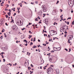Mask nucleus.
I'll return each mask as SVG.
<instances>
[{
    "label": "nucleus",
    "mask_w": 74,
    "mask_h": 74,
    "mask_svg": "<svg viewBox=\"0 0 74 74\" xmlns=\"http://www.w3.org/2000/svg\"><path fill=\"white\" fill-rule=\"evenodd\" d=\"M49 61H51V60H52V58H49Z\"/></svg>",
    "instance_id": "obj_14"
},
{
    "label": "nucleus",
    "mask_w": 74,
    "mask_h": 74,
    "mask_svg": "<svg viewBox=\"0 0 74 74\" xmlns=\"http://www.w3.org/2000/svg\"><path fill=\"white\" fill-rule=\"evenodd\" d=\"M48 49H49V50L51 49L49 48V47H48Z\"/></svg>",
    "instance_id": "obj_52"
},
{
    "label": "nucleus",
    "mask_w": 74,
    "mask_h": 74,
    "mask_svg": "<svg viewBox=\"0 0 74 74\" xmlns=\"http://www.w3.org/2000/svg\"><path fill=\"white\" fill-rule=\"evenodd\" d=\"M16 13H14V14H13V16H15V15H16Z\"/></svg>",
    "instance_id": "obj_25"
},
{
    "label": "nucleus",
    "mask_w": 74,
    "mask_h": 74,
    "mask_svg": "<svg viewBox=\"0 0 74 74\" xmlns=\"http://www.w3.org/2000/svg\"><path fill=\"white\" fill-rule=\"evenodd\" d=\"M32 25V23H29V25Z\"/></svg>",
    "instance_id": "obj_49"
},
{
    "label": "nucleus",
    "mask_w": 74,
    "mask_h": 74,
    "mask_svg": "<svg viewBox=\"0 0 74 74\" xmlns=\"http://www.w3.org/2000/svg\"><path fill=\"white\" fill-rule=\"evenodd\" d=\"M60 10L61 11L60 12H62V11H63V10H62V9H60Z\"/></svg>",
    "instance_id": "obj_29"
},
{
    "label": "nucleus",
    "mask_w": 74,
    "mask_h": 74,
    "mask_svg": "<svg viewBox=\"0 0 74 74\" xmlns=\"http://www.w3.org/2000/svg\"><path fill=\"white\" fill-rule=\"evenodd\" d=\"M65 34H67V32H66V31H65Z\"/></svg>",
    "instance_id": "obj_45"
},
{
    "label": "nucleus",
    "mask_w": 74,
    "mask_h": 74,
    "mask_svg": "<svg viewBox=\"0 0 74 74\" xmlns=\"http://www.w3.org/2000/svg\"><path fill=\"white\" fill-rule=\"evenodd\" d=\"M73 38V35H70L68 36V43H69V44L71 43V42L70 41V40H72Z\"/></svg>",
    "instance_id": "obj_1"
},
{
    "label": "nucleus",
    "mask_w": 74,
    "mask_h": 74,
    "mask_svg": "<svg viewBox=\"0 0 74 74\" xmlns=\"http://www.w3.org/2000/svg\"><path fill=\"white\" fill-rule=\"evenodd\" d=\"M16 25H13L12 27V29H14V30H15L16 29L15 28H16Z\"/></svg>",
    "instance_id": "obj_5"
},
{
    "label": "nucleus",
    "mask_w": 74,
    "mask_h": 74,
    "mask_svg": "<svg viewBox=\"0 0 74 74\" xmlns=\"http://www.w3.org/2000/svg\"><path fill=\"white\" fill-rule=\"evenodd\" d=\"M23 41H24V42H26V40H25Z\"/></svg>",
    "instance_id": "obj_46"
},
{
    "label": "nucleus",
    "mask_w": 74,
    "mask_h": 74,
    "mask_svg": "<svg viewBox=\"0 0 74 74\" xmlns=\"http://www.w3.org/2000/svg\"><path fill=\"white\" fill-rule=\"evenodd\" d=\"M42 8L43 9V12H46V11H47V8H46V6H45V5H42Z\"/></svg>",
    "instance_id": "obj_3"
},
{
    "label": "nucleus",
    "mask_w": 74,
    "mask_h": 74,
    "mask_svg": "<svg viewBox=\"0 0 74 74\" xmlns=\"http://www.w3.org/2000/svg\"><path fill=\"white\" fill-rule=\"evenodd\" d=\"M34 48H37V46H36L34 45Z\"/></svg>",
    "instance_id": "obj_23"
},
{
    "label": "nucleus",
    "mask_w": 74,
    "mask_h": 74,
    "mask_svg": "<svg viewBox=\"0 0 74 74\" xmlns=\"http://www.w3.org/2000/svg\"><path fill=\"white\" fill-rule=\"evenodd\" d=\"M60 30H62L63 29V28H62V27L61 28H60Z\"/></svg>",
    "instance_id": "obj_42"
},
{
    "label": "nucleus",
    "mask_w": 74,
    "mask_h": 74,
    "mask_svg": "<svg viewBox=\"0 0 74 74\" xmlns=\"http://www.w3.org/2000/svg\"><path fill=\"white\" fill-rule=\"evenodd\" d=\"M5 16H6V18H8V16L7 15H5Z\"/></svg>",
    "instance_id": "obj_17"
},
{
    "label": "nucleus",
    "mask_w": 74,
    "mask_h": 74,
    "mask_svg": "<svg viewBox=\"0 0 74 74\" xmlns=\"http://www.w3.org/2000/svg\"><path fill=\"white\" fill-rule=\"evenodd\" d=\"M50 36L49 35H48V38H50V37H51V36Z\"/></svg>",
    "instance_id": "obj_31"
},
{
    "label": "nucleus",
    "mask_w": 74,
    "mask_h": 74,
    "mask_svg": "<svg viewBox=\"0 0 74 74\" xmlns=\"http://www.w3.org/2000/svg\"><path fill=\"white\" fill-rule=\"evenodd\" d=\"M1 56H2V58H4V56H3V55H1Z\"/></svg>",
    "instance_id": "obj_30"
},
{
    "label": "nucleus",
    "mask_w": 74,
    "mask_h": 74,
    "mask_svg": "<svg viewBox=\"0 0 74 74\" xmlns=\"http://www.w3.org/2000/svg\"><path fill=\"white\" fill-rule=\"evenodd\" d=\"M56 72L57 73H59V70L58 69L56 70Z\"/></svg>",
    "instance_id": "obj_8"
},
{
    "label": "nucleus",
    "mask_w": 74,
    "mask_h": 74,
    "mask_svg": "<svg viewBox=\"0 0 74 74\" xmlns=\"http://www.w3.org/2000/svg\"><path fill=\"white\" fill-rule=\"evenodd\" d=\"M66 23L67 25H69V22H67Z\"/></svg>",
    "instance_id": "obj_18"
},
{
    "label": "nucleus",
    "mask_w": 74,
    "mask_h": 74,
    "mask_svg": "<svg viewBox=\"0 0 74 74\" xmlns=\"http://www.w3.org/2000/svg\"><path fill=\"white\" fill-rule=\"evenodd\" d=\"M33 42H31L30 43V45H33Z\"/></svg>",
    "instance_id": "obj_10"
},
{
    "label": "nucleus",
    "mask_w": 74,
    "mask_h": 74,
    "mask_svg": "<svg viewBox=\"0 0 74 74\" xmlns=\"http://www.w3.org/2000/svg\"><path fill=\"white\" fill-rule=\"evenodd\" d=\"M5 25H6V26H8V25L7 24V23H5Z\"/></svg>",
    "instance_id": "obj_28"
},
{
    "label": "nucleus",
    "mask_w": 74,
    "mask_h": 74,
    "mask_svg": "<svg viewBox=\"0 0 74 74\" xmlns=\"http://www.w3.org/2000/svg\"><path fill=\"white\" fill-rule=\"evenodd\" d=\"M51 53H53L54 52V51H51Z\"/></svg>",
    "instance_id": "obj_37"
},
{
    "label": "nucleus",
    "mask_w": 74,
    "mask_h": 74,
    "mask_svg": "<svg viewBox=\"0 0 74 74\" xmlns=\"http://www.w3.org/2000/svg\"><path fill=\"white\" fill-rule=\"evenodd\" d=\"M31 3L32 4H34V3H32V2H31Z\"/></svg>",
    "instance_id": "obj_61"
},
{
    "label": "nucleus",
    "mask_w": 74,
    "mask_h": 74,
    "mask_svg": "<svg viewBox=\"0 0 74 74\" xmlns=\"http://www.w3.org/2000/svg\"><path fill=\"white\" fill-rule=\"evenodd\" d=\"M38 42H40V40L39 39H38Z\"/></svg>",
    "instance_id": "obj_54"
},
{
    "label": "nucleus",
    "mask_w": 74,
    "mask_h": 74,
    "mask_svg": "<svg viewBox=\"0 0 74 74\" xmlns=\"http://www.w3.org/2000/svg\"><path fill=\"white\" fill-rule=\"evenodd\" d=\"M3 36H1V37H0V38H1V39H3Z\"/></svg>",
    "instance_id": "obj_27"
},
{
    "label": "nucleus",
    "mask_w": 74,
    "mask_h": 74,
    "mask_svg": "<svg viewBox=\"0 0 74 74\" xmlns=\"http://www.w3.org/2000/svg\"><path fill=\"white\" fill-rule=\"evenodd\" d=\"M52 31L53 32V33H55V32H56V31L54 30H52Z\"/></svg>",
    "instance_id": "obj_12"
},
{
    "label": "nucleus",
    "mask_w": 74,
    "mask_h": 74,
    "mask_svg": "<svg viewBox=\"0 0 74 74\" xmlns=\"http://www.w3.org/2000/svg\"><path fill=\"white\" fill-rule=\"evenodd\" d=\"M36 41V38H34L33 41Z\"/></svg>",
    "instance_id": "obj_22"
},
{
    "label": "nucleus",
    "mask_w": 74,
    "mask_h": 74,
    "mask_svg": "<svg viewBox=\"0 0 74 74\" xmlns=\"http://www.w3.org/2000/svg\"><path fill=\"white\" fill-rule=\"evenodd\" d=\"M37 18H36L35 19V21H38V19L37 20Z\"/></svg>",
    "instance_id": "obj_15"
},
{
    "label": "nucleus",
    "mask_w": 74,
    "mask_h": 74,
    "mask_svg": "<svg viewBox=\"0 0 74 74\" xmlns=\"http://www.w3.org/2000/svg\"><path fill=\"white\" fill-rule=\"evenodd\" d=\"M31 66L32 67H34V66L32 65V64H31Z\"/></svg>",
    "instance_id": "obj_20"
},
{
    "label": "nucleus",
    "mask_w": 74,
    "mask_h": 74,
    "mask_svg": "<svg viewBox=\"0 0 74 74\" xmlns=\"http://www.w3.org/2000/svg\"><path fill=\"white\" fill-rule=\"evenodd\" d=\"M7 5L8 6H6V8H7L8 7H9V5L8 4L6 5Z\"/></svg>",
    "instance_id": "obj_16"
},
{
    "label": "nucleus",
    "mask_w": 74,
    "mask_h": 74,
    "mask_svg": "<svg viewBox=\"0 0 74 74\" xmlns=\"http://www.w3.org/2000/svg\"><path fill=\"white\" fill-rule=\"evenodd\" d=\"M15 40H17V38L16 37V38H15Z\"/></svg>",
    "instance_id": "obj_62"
},
{
    "label": "nucleus",
    "mask_w": 74,
    "mask_h": 74,
    "mask_svg": "<svg viewBox=\"0 0 74 74\" xmlns=\"http://www.w3.org/2000/svg\"><path fill=\"white\" fill-rule=\"evenodd\" d=\"M40 47V45H39L38 46V47Z\"/></svg>",
    "instance_id": "obj_51"
},
{
    "label": "nucleus",
    "mask_w": 74,
    "mask_h": 74,
    "mask_svg": "<svg viewBox=\"0 0 74 74\" xmlns=\"http://www.w3.org/2000/svg\"><path fill=\"white\" fill-rule=\"evenodd\" d=\"M51 41V38H50L49 40V41Z\"/></svg>",
    "instance_id": "obj_57"
},
{
    "label": "nucleus",
    "mask_w": 74,
    "mask_h": 74,
    "mask_svg": "<svg viewBox=\"0 0 74 74\" xmlns=\"http://www.w3.org/2000/svg\"><path fill=\"white\" fill-rule=\"evenodd\" d=\"M4 53H3V52H2L1 53V55H3V54H4Z\"/></svg>",
    "instance_id": "obj_35"
},
{
    "label": "nucleus",
    "mask_w": 74,
    "mask_h": 74,
    "mask_svg": "<svg viewBox=\"0 0 74 74\" xmlns=\"http://www.w3.org/2000/svg\"><path fill=\"white\" fill-rule=\"evenodd\" d=\"M17 23L18 26L22 25V22H21V21L19 20L17 21Z\"/></svg>",
    "instance_id": "obj_4"
},
{
    "label": "nucleus",
    "mask_w": 74,
    "mask_h": 74,
    "mask_svg": "<svg viewBox=\"0 0 74 74\" xmlns=\"http://www.w3.org/2000/svg\"><path fill=\"white\" fill-rule=\"evenodd\" d=\"M44 70H45V69H46V68H45V67H44Z\"/></svg>",
    "instance_id": "obj_60"
},
{
    "label": "nucleus",
    "mask_w": 74,
    "mask_h": 74,
    "mask_svg": "<svg viewBox=\"0 0 74 74\" xmlns=\"http://www.w3.org/2000/svg\"><path fill=\"white\" fill-rule=\"evenodd\" d=\"M19 72H18V73H17L16 74H19Z\"/></svg>",
    "instance_id": "obj_58"
},
{
    "label": "nucleus",
    "mask_w": 74,
    "mask_h": 74,
    "mask_svg": "<svg viewBox=\"0 0 74 74\" xmlns=\"http://www.w3.org/2000/svg\"><path fill=\"white\" fill-rule=\"evenodd\" d=\"M72 66H73V67H74V64H73L72 65Z\"/></svg>",
    "instance_id": "obj_64"
},
{
    "label": "nucleus",
    "mask_w": 74,
    "mask_h": 74,
    "mask_svg": "<svg viewBox=\"0 0 74 74\" xmlns=\"http://www.w3.org/2000/svg\"><path fill=\"white\" fill-rule=\"evenodd\" d=\"M40 69H42V66H40Z\"/></svg>",
    "instance_id": "obj_55"
},
{
    "label": "nucleus",
    "mask_w": 74,
    "mask_h": 74,
    "mask_svg": "<svg viewBox=\"0 0 74 74\" xmlns=\"http://www.w3.org/2000/svg\"><path fill=\"white\" fill-rule=\"evenodd\" d=\"M38 23H41V22L39 21Z\"/></svg>",
    "instance_id": "obj_56"
},
{
    "label": "nucleus",
    "mask_w": 74,
    "mask_h": 74,
    "mask_svg": "<svg viewBox=\"0 0 74 74\" xmlns=\"http://www.w3.org/2000/svg\"><path fill=\"white\" fill-rule=\"evenodd\" d=\"M50 34L51 36H52L53 35V32L52 31V30L50 31Z\"/></svg>",
    "instance_id": "obj_6"
},
{
    "label": "nucleus",
    "mask_w": 74,
    "mask_h": 74,
    "mask_svg": "<svg viewBox=\"0 0 74 74\" xmlns=\"http://www.w3.org/2000/svg\"><path fill=\"white\" fill-rule=\"evenodd\" d=\"M35 3L36 4H38V1H36L35 2Z\"/></svg>",
    "instance_id": "obj_11"
},
{
    "label": "nucleus",
    "mask_w": 74,
    "mask_h": 74,
    "mask_svg": "<svg viewBox=\"0 0 74 74\" xmlns=\"http://www.w3.org/2000/svg\"><path fill=\"white\" fill-rule=\"evenodd\" d=\"M46 44H49V42H48L47 43H46Z\"/></svg>",
    "instance_id": "obj_63"
},
{
    "label": "nucleus",
    "mask_w": 74,
    "mask_h": 74,
    "mask_svg": "<svg viewBox=\"0 0 74 74\" xmlns=\"http://www.w3.org/2000/svg\"><path fill=\"white\" fill-rule=\"evenodd\" d=\"M57 49H58V48H56L55 47H53V49H54V50L55 51H57Z\"/></svg>",
    "instance_id": "obj_7"
},
{
    "label": "nucleus",
    "mask_w": 74,
    "mask_h": 74,
    "mask_svg": "<svg viewBox=\"0 0 74 74\" xmlns=\"http://www.w3.org/2000/svg\"><path fill=\"white\" fill-rule=\"evenodd\" d=\"M25 46H27V43H26V44H25Z\"/></svg>",
    "instance_id": "obj_36"
},
{
    "label": "nucleus",
    "mask_w": 74,
    "mask_h": 74,
    "mask_svg": "<svg viewBox=\"0 0 74 74\" xmlns=\"http://www.w3.org/2000/svg\"><path fill=\"white\" fill-rule=\"evenodd\" d=\"M8 11H10V12H11V9H9L8 10Z\"/></svg>",
    "instance_id": "obj_34"
},
{
    "label": "nucleus",
    "mask_w": 74,
    "mask_h": 74,
    "mask_svg": "<svg viewBox=\"0 0 74 74\" xmlns=\"http://www.w3.org/2000/svg\"><path fill=\"white\" fill-rule=\"evenodd\" d=\"M33 38H32L31 41H33Z\"/></svg>",
    "instance_id": "obj_50"
},
{
    "label": "nucleus",
    "mask_w": 74,
    "mask_h": 74,
    "mask_svg": "<svg viewBox=\"0 0 74 74\" xmlns=\"http://www.w3.org/2000/svg\"><path fill=\"white\" fill-rule=\"evenodd\" d=\"M3 62H5V59H3Z\"/></svg>",
    "instance_id": "obj_21"
},
{
    "label": "nucleus",
    "mask_w": 74,
    "mask_h": 74,
    "mask_svg": "<svg viewBox=\"0 0 74 74\" xmlns=\"http://www.w3.org/2000/svg\"><path fill=\"white\" fill-rule=\"evenodd\" d=\"M71 13H73V9H72L71 10Z\"/></svg>",
    "instance_id": "obj_33"
},
{
    "label": "nucleus",
    "mask_w": 74,
    "mask_h": 74,
    "mask_svg": "<svg viewBox=\"0 0 74 74\" xmlns=\"http://www.w3.org/2000/svg\"><path fill=\"white\" fill-rule=\"evenodd\" d=\"M69 52H70V51H71V49H69Z\"/></svg>",
    "instance_id": "obj_24"
},
{
    "label": "nucleus",
    "mask_w": 74,
    "mask_h": 74,
    "mask_svg": "<svg viewBox=\"0 0 74 74\" xmlns=\"http://www.w3.org/2000/svg\"><path fill=\"white\" fill-rule=\"evenodd\" d=\"M28 53H29V52H27V55H28Z\"/></svg>",
    "instance_id": "obj_59"
},
{
    "label": "nucleus",
    "mask_w": 74,
    "mask_h": 74,
    "mask_svg": "<svg viewBox=\"0 0 74 74\" xmlns=\"http://www.w3.org/2000/svg\"><path fill=\"white\" fill-rule=\"evenodd\" d=\"M52 70H53V69L51 67H50L47 69V73L48 74H50Z\"/></svg>",
    "instance_id": "obj_2"
},
{
    "label": "nucleus",
    "mask_w": 74,
    "mask_h": 74,
    "mask_svg": "<svg viewBox=\"0 0 74 74\" xmlns=\"http://www.w3.org/2000/svg\"><path fill=\"white\" fill-rule=\"evenodd\" d=\"M62 29L63 30H64V27H62Z\"/></svg>",
    "instance_id": "obj_40"
},
{
    "label": "nucleus",
    "mask_w": 74,
    "mask_h": 74,
    "mask_svg": "<svg viewBox=\"0 0 74 74\" xmlns=\"http://www.w3.org/2000/svg\"><path fill=\"white\" fill-rule=\"evenodd\" d=\"M38 17L39 19H40V17H39V16H38Z\"/></svg>",
    "instance_id": "obj_47"
},
{
    "label": "nucleus",
    "mask_w": 74,
    "mask_h": 74,
    "mask_svg": "<svg viewBox=\"0 0 74 74\" xmlns=\"http://www.w3.org/2000/svg\"><path fill=\"white\" fill-rule=\"evenodd\" d=\"M25 28L24 27L23 29V28L21 29V30H25Z\"/></svg>",
    "instance_id": "obj_13"
},
{
    "label": "nucleus",
    "mask_w": 74,
    "mask_h": 74,
    "mask_svg": "<svg viewBox=\"0 0 74 74\" xmlns=\"http://www.w3.org/2000/svg\"><path fill=\"white\" fill-rule=\"evenodd\" d=\"M14 21L13 20H12L10 22L11 23H12V22H14Z\"/></svg>",
    "instance_id": "obj_32"
},
{
    "label": "nucleus",
    "mask_w": 74,
    "mask_h": 74,
    "mask_svg": "<svg viewBox=\"0 0 74 74\" xmlns=\"http://www.w3.org/2000/svg\"><path fill=\"white\" fill-rule=\"evenodd\" d=\"M72 24L73 25L74 24V22H72Z\"/></svg>",
    "instance_id": "obj_41"
},
{
    "label": "nucleus",
    "mask_w": 74,
    "mask_h": 74,
    "mask_svg": "<svg viewBox=\"0 0 74 74\" xmlns=\"http://www.w3.org/2000/svg\"><path fill=\"white\" fill-rule=\"evenodd\" d=\"M64 50L66 51H68V50L67 49H65Z\"/></svg>",
    "instance_id": "obj_26"
},
{
    "label": "nucleus",
    "mask_w": 74,
    "mask_h": 74,
    "mask_svg": "<svg viewBox=\"0 0 74 74\" xmlns=\"http://www.w3.org/2000/svg\"><path fill=\"white\" fill-rule=\"evenodd\" d=\"M59 50H60V47L57 48V51H59Z\"/></svg>",
    "instance_id": "obj_9"
},
{
    "label": "nucleus",
    "mask_w": 74,
    "mask_h": 74,
    "mask_svg": "<svg viewBox=\"0 0 74 74\" xmlns=\"http://www.w3.org/2000/svg\"><path fill=\"white\" fill-rule=\"evenodd\" d=\"M59 1H57V2L56 3V4H58V3H59Z\"/></svg>",
    "instance_id": "obj_19"
},
{
    "label": "nucleus",
    "mask_w": 74,
    "mask_h": 74,
    "mask_svg": "<svg viewBox=\"0 0 74 74\" xmlns=\"http://www.w3.org/2000/svg\"><path fill=\"white\" fill-rule=\"evenodd\" d=\"M8 15H9V16H10V14H9V13L8 12Z\"/></svg>",
    "instance_id": "obj_43"
},
{
    "label": "nucleus",
    "mask_w": 74,
    "mask_h": 74,
    "mask_svg": "<svg viewBox=\"0 0 74 74\" xmlns=\"http://www.w3.org/2000/svg\"><path fill=\"white\" fill-rule=\"evenodd\" d=\"M32 35H31V36L29 35V37H30V38H31L32 37Z\"/></svg>",
    "instance_id": "obj_44"
},
{
    "label": "nucleus",
    "mask_w": 74,
    "mask_h": 74,
    "mask_svg": "<svg viewBox=\"0 0 74 74\" xmlns=\"http://www.w3.org/2000/svg\"><path fill=\"white\" fill-rule=\"evenodd\" d=\"M51 67H53V65H51Z\"/></svg>",
    "instance_id": "obj_53"
},
{
    "label": "nucleus",
    "mask_w": 74,
    "mask_h": 74,
    "mask_svg": "<svg viewBox=\"0 0 74 74\" xmlns=\"http://www.w3.org/2000/svg\"><path fill=\"white\" fill-rule=\"evenodd\" d=\"M28 69H31V68L30 67H28Z\"/></svg>",
    "instance_id": "obj_38"
},
{
    "label": "nucleus",
    "mask_w": 74,
    "mask_h": 74,
    "mask_svg": "<svg viewBox=\"0 0 74 74\" xmlns=\"http://www.w3.org/2000/svg\"><path fill=\"white\" fill-rule=\"evenodd\" d=\"M68 19H71V17H69Z\"/></svg>",
    "instance_id": "obj_48"
},
{
    "label": "nucleus",
    "mask_w": 74,
    "mask_h": 74,
    "mask_svg": "<svg viewBox=\"0 0 74 74\" xmlns=\"http://www.w3.org/2000/svg\"><path fill=\"white\" fill-rule=\"evenodd\" d=\"M56 24V22H54V23H53V25H55Z\"/></svg>",
    "instance_id": "obj_39"
}]
</instances>
